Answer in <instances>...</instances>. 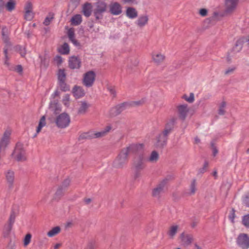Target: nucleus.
<instances>
[{
	"instance_id": "nucleus-10",
	"label": "nucleus",
	"mask_w": 249,
	"mask_h": 249,
	"mask_svg": "<svg viewBox=\"0 0 249 249\" xmlns=\"http://www.w3.org/2000/svg\"><path fill=\"white\" fill-rule=\"evenodd\" d=\"M176 121L177 118H176L171 119L169 121L165 124V127L160 134L168 139L169 135L174 129Z\"/></svg>"
},
{
	"instance_id": "nucleus-27",
	"label": "nucleus",
	"mask_w": 249,
	"mask_h": 249,
	"mask_svg": "<svg viewBox=\"0 0 249 249\" xmlns=\"http://www.w3.org/2000/svg\"><path fill=\"white\" fill-rule=\"evenodd\" d=\"M58 52L62 54H68L70 53V48L67 43H64L60 48L58 49Z\"/></svg>"
},
{
	"instance_id": "nucleus-12",
	"label": "nucleus",
	"mask_w": 249,
	"mask_h": 249,
	"mask_svg": "<svg viewBox=\"0 0 249 249\" xmlns=\"http://www.w3.org/2000/svg\"><path fill=\"white\" fill-rule=\"evenodd\" d=\"M4 176L6 180L8 188L11 190L13 188L15 181V172L12 170H8L4 172Z\"/></svg>"
},
{
	"instance_id": "nucleus-43",
	"label": "nucleus",
	"mask_w": 249,
	"mask_h": 249,
	"mask_svg": "<svg viewBox=\"0 0 249 249\" xmlns=\"http://www.w3.org/2000/svg\"><path fill=\"white\" fill-rule=\"evenodd\" d=\"M183 98L188 102L192 103L195 100L194 94L193 93H191L189 97H188L186 95H184L183 96Z\"/></svg>"
},
{
	"instance_id": "nucleus-16",
	"label": "nucleus",
	"mask_w": 249,
	"mask_h": 249,
	"mask_svg": "<svg viewBox=\"0 0 249 249\" xmlns=\"http://www.w3.org/2000/svg\"><path fill=\"white\" fill-rule=\"evenodd\" d=\"M81 61L78 56H72L69 60V66L71 69H78L81 67Z\"/></svg>"
},
{
	"instance_id": "nucleus-44",
	"label": "nucleus",
	"mask_w": 249,
	"mask_h": 249,
	"mask_svg": "<svg viewBox=\"0 0 249 249\" xmlns=\"http://www.w3.org/2000/svg\"><path fill=\"white\" fill-rule=\"evenodd\" d=\"M93 138L92 134L90 135L89 133H84L81 134L79 137V140L83 139H90Z\"/></svg>"
},
{
	"instance_id": "nucleus-14",
	"label": "nucleus",
	"mask_w": 249,
	"mask_h": 249,
	"mask_svg": "<svg viewBox=\"0 0 249 249\" xmlns=\"http://www.w3.org/2000/svg\"><path fill=\"white\" fill-rule=\"evenodd\" d=\"M179 118L184 121L189 112L188 106L186 104L179 105L177 107Z\"/></svg>"
},
{
	"instance_id": "nucleus-36",
	"label": "nucleus",
	"mask_w": 249,
	"mask_h": 249,
	"mask_svg": "<svg viewBox=\"0 0 249 249\" xmlns=\"http://www.w3.org/2000/svg\"><path fill=\"white\" fill-rule=\"evenodd\" d=\"M45 124H46L45 117L44 116H43L40 119L38 125L36 129V133H38L40 131L41 128L43 126H44L45 125Z\"/></svg>"
},
{
	"instance_id": "nucleus-35",
	"label": "nucleus",
	"mask_w": 249,
	"mask_h": 249,
	"mask_svg": "<svg viewBox=\"0 0 249 249\" xmlns=\"http://www.w3.org/2000/svg\"><path fill=\"white\" fill-rule=\"evenodd\" d=\"M66 190L59 187L55 194L54 199L59 200L63 195Z\"/></svg>"
},
{
	"instance_id": "nucleus-1",
	"label": "nucleus",
	"mask_w": 249,
	"mask_h": 249,
	"mask_svg": "<svg viewBox=\"0 0 249 249\" xmlns=\"http://www.w3.org/2000/svg\"><path fill=\"white\" fill-rule=\"evenodd\" d=\"M142 144H132L123 148L114 160L113 166L118 169L124 168L128 161V155L130 153H136L142 147Z\"/></svg>"
},
{
	"instance_id": "nucleus-37",
	"label": "nucleus",
	"mask_w": 249,
	"mask_h": 249,
	"mask_svg": "<svg viewBox=\"0 0 249 249\" xmlns=\"http://www.w3.org/2000/svg\"><path fill=\"white\" fill-rule=\"evenodd\" d=\"M190 192L189 193L190 195H194L196 193V180L195 179H194L191 182V184L190 185Z\"/></svg>"
},
{
	"instance_id": "nucleus-3",
	"label": "nucleus",
	"mask_w": 249,
	"mask_h": 249,
	"mask_svg": "<svg viewBox=\"0 0 249 249\" xmlns=\"http://www.w3.org/2000/svg\"><path fill=\"white\" fill-rule=\"evenodd\" d=\"M2 40L4 44L3 48V63L9 70H13V67L11 66L9 62L10 55L9 53V51L12 50V43L10 40L9 35L2 36Z\"/></svg>"
},
{
	"instance_id": "nucleus-21",
	"label": "nucleus",
	"mask_w": 249,
	"mask_h": 249,
	"mask_svg": "<svg viewBox=\"0 0 249 249\" xmlns=\"http://www.w3.org/2000/svg\"><path fill=\"white\" fill-rule=\"evenodd\" d=\"M73 94L76 98H79L84 96L85 91L82 88L75 86L73 89Z\"/></svg>"
},
{
	"instance_id": "nucleus-23",
	"label": "nucleus",
	"mask_w": 249,
	"mask_h": 249,
	"mask_svg": "<svg viewBox=\"0 0 249 249\" xmlns=\"http://www.w3.org/2000/svg\"><path fill=\"white\" fill-rule=\"evenodd\" d=\"M148 20V17L147 15L141 16L137 21V24L138 26L142 27L145 25Z\"/></svg>"
},
{
	"instance_id": "nucleus-26",
	"label": "nucleus",
	"mask_w": 249,
	"mask_h": 249,
	"mask_svg": "<svg viewBox=\"0 0 249 249\" xmlns=\"http://www.w3.org/2000/svg\"><path fill=\"white\" fill-rule=\"evenodd\" d=\"M152 58L154 62L159 65L165 59V56L164 55L159 53L156 54H153Z\"/></svg>"
},
{
	"instance_id": "nucleus-7",
	"label": "nucleus",
	"mask_w": 249,
	"mask_h": 249,
	"mask_svg": "<svg viewBox=\"0 0 249 249\" xmlns=\"http://www.w3.org/2000/svg\"><path fill=\"white\" fill-rule=\"evenodd\" d=\"M17 215V213L14 210H12L11 212L7 223L3 227V235L4 237L6 238L9 236L12 229L13 225L15 221Z\"/></svg>"
},
{
	"instance_id": "nucleus-8",
	"label": "nucleus",
	"mask_w": 249,
	"mask_h": 249,
	"mask_svg": "<svg viewBox=\"0 0 249 249\" xmlns=\"http://www.w3.org/2000/svg\"><path fill=\"white\" fill-rule=\"evenodd\" d=\"M11 133V129L8 128L1 138V156L5 154V151L10 143Z\"/></svg>"
},
{
	"instance_id": "nucleus-41",
	"label": "nucleus",
	"mask_w": 249,
	"mask_h": 249,
	"mask_svg": "<svg viewBox=\"0 0 249 249\" xmlns=\"http://www.w3.org/2000/svg\"><path fill=\"white\" fill-rule=\"evenodd\" d=\"M53 16L54 14L53 13H50L49 16L45 18L43 22V24L46 26L49 25L50 24L53 18Z\"/></svg>"
},
{
	"instance_id": "nucleus-30",
	"label": "nucleus",
	"mask_w": 249,
	"mask_h": 249,
	"mask_svg": "<svg viewBox=\"0 0 249 249\" xmlns=\"http://www.w3.org/2000/svg\"><path fill=\"white\" fill-rule=\"evenodd\" d=\"M5 7L8 11L12 12L16 8V1L14 0L9 1L5 5Z\"/></svg>"
},
{
	"instance_id": "nucleus-32",
	"label": "nucleus",
	"mask_w": 249,
	"mask_h": 249,
	"mask_svg": "<svg viewBox=\"0 0 249 249\" xmlns=\"http://www.w3.org/2000/svg\"><path fill=\"white\" fill-rule=\"evenodd\" d=\"M60 230V228L59 226L55 227L47 233V235L49 237H53L58 234Z\"/></svg>"
},
{
	"instance_id": "nucleus-24",
	"label": "nucleus",
	"mask_w": 249,
	"mask_h": 249,
	"mask_svg": "<svg viewBox=\"0 0 249 249\" xmlns=\"http://www.w3.org/2000/svg\"><path fill=\"white\" fill-rule=\"evenodd\" d=\"M178 225H172L169 228V231L167 232V234L170 238L173 239L176 235L178 229Z\"/></svg>"
},
{
	"instance_id": "nucleus-5",
	"label": "nucleus",
	"mask_w": 249,
	"mask_h": 249,
	"mask_svg": "<svg viewBox=\"0 0 249 249\" xmlns=\"http://www.w3.org/2000/svg\"><path fill=\"white\" fill-rule=\"evenodd\" d=\"M107 8V3L104 1H98L96 2L93 15L96 20L102 19L103 18V14L106 11Z\"/></svg>"
},
{
	"instance_id": "nucleus-29",
	"label": "nucleus",
	"mask_w": 249,
	"mask_h": 249,
	"mask_svg": "<svg viewBox=\"0 0 249 249\" xmlns=\"http://www.w3.org/2000/svg\"><path fill=\"white\" fill-rule=\"evenodd\" d=\"M58 82L66 80V74L65 69H59L57 73Z\"/></svg>"
},
{
	"instance_id": "nucleus-47",
	"label": "nucleus",
	"mask_w": 249,
	"mask_h": 249,
	"mask_svg": "<svg viewBox=\"0 0 249 249\" xmlns=\"http://www.w3.org/2000/svg\"><path fill=\"white\" fill-rule=\"evenodd\" d=\"M32 235L30 233H28L25 236L24 239V246H27L31 242Z\"/></svg>"
},
{
	"instance_id": "nucleus-25",
	"label": "nucleus",
	"mask_w": 249,
	"mask_h": 249,
	"mask_svg": "<svg viewBox=\"0 0 249 249\" xmlns=\"http://www.w3.org/2000/svg\"><path fill=\"white\" fill-rule=\"evenodd\" d=\"M71 25L73 26L79 25L82 21V17L79 14L73 16L71 20Z\"/></svg>"
},
{
	"instance_id": "nucleus-63",
	"label": "nucleus",
	"mask_w": 249,
	"mask_h": 249,
	"mask_svg": "<svg viewBox=\"0 0 249 249\" xmlns=\"http://www.w3.org/2000/svg\"><path fill=\"white\" fill-rule=\"evenodd\" d=\"M235 68L234 67H233L231 68H229L225 71V74H228L233 72L235 70Z\"/></svg>"
},
{
	"instance_id": "nucleus-61",
	"label": "nucleus",
	"mask_w": 249,
	"mask_h": 249,
	"mask_svg": "<svg viewBox=\"0 0 249 249\" xmlns=\"http://www.w3.org/2000/svg\"><path fill=\"white\" fill-rule=\"evenodd\" d=\"M70 41L75 46L77 47H79L80 46V43L78 42L77 40H76L75 38L70 40Z\"/></svg>"
},
{
	"instance_id": "nucleus-15",
	"label": "nucleus",
	"mask_w": 249,
	"mask_h": 249,
	"mask_svg": "<svg viewBox=\"0 0 249 249\" xmlns=\"http://www.w3.org/2000/svg\"><path fill=\"white\" fill-rule=\"evenodd\" d=\"M109 7V12L113 15H119L122 13V7L118 2H111Z\"/></svg>"
},
{
	"instance_id": "nucleus-57",
	"label": "nucleus",
	"mask_w": 249,
	"mask_h": 249,
	"mask_svg": "<svg viewBox=\"0 0 249 249\" xmlns=\"http://www.w3.org/2000/svg\"><path fill=\"white\" fill-rule=\"evenodd\" d=\"M235 211L234 209H232L231 211V212L229 215V218L231 220V221L232 223H234V219L235 217Z\"/></svg>"
},
{
	"instance_id": "nucleus-17",
	"label": "nucleus",
	"mask_w": 249,
	"mask_h": 249,
	"mask_svg": "<svg viewBox=\"0 0 249 249\" xmlns=\"http://www.w3.org/2000/svg\"><path fill=\"white\" fill-rule=\"evenodd\" d=\"M168 139L162 136L161 134H159L157 137L156 142L155 144L157 148H162L167 144Z\"/></svg>"
},
{
	"instance_id": "nucleus-22",
	"label": "nucleus",
	"mask_w": 249,
	"mask_h": 249,
	"mask_svg": "<svg viewBox=\"0 0 249 249\" xmlns=\"http://www.w3.org/2000/svg\"><path fill=\"white\" fill-rule=\"evenodd\" d=\"M126 15L129 18H134L138 16V12L133 7H128L126 10Z\"/></svg>"
},
{
	"instance_id": "nucleus-9",
	"label": "nucleus",
	"mask_w": 249,
	"mask_h": 249,
	"mask_svg": "<svg viewBox=\"0 0 249 249\" xmlns=\"http://www.w3.org/2000/svg\"><path fill=\"white\" fill-rule=\"evenodd\" d=\"M95 73L92 71L85 73L83 79V85L88 88L92 86L95 80Z\"/></svg>"
},
{
	"instance_id": "nucleus-49",
	"label": "nucleus",
	"mask_w": 249,
	"mask_h": 249,
	"mask_svg": "<svg viewBox=\"0 0 249 249\" xmlns=\"http://www.w3.org/2000/svg\"><path fill=\"white\" fill-rule=\"evenodd\" d=\"M107 89L109 91L110 94L112 95L113 97H115L116 96V92L114 87L112 86H107Z\"/></svg>"
},
{
	"instance_id": "nucleus-13",
	"label": "nucleus",
	"mask_w": 249,
	"mask_h": 249,
	"mask_svg": "<svg viewBox=\"0 0 249 249\" xmlns=\"http://www.w3.org/2000/svg\"><path fill=\"white\" fill-rule=\"evenodd\" d=\"M238 0H226L225 14H231L235 9Z\"/></svg>"
},
{
	"instance_id": "nucleus-56",
	"label": "nucleus",
	"mask_w": 249,
	"mask_h": 249,
	"mask_svg": "<svg viewBox=\"0 0 249 249\" xmlns=\"http://www.w3.org/2000/svg\"><path fill=\"white\" fill-rule=\"evenodd\" d=\"M209 165V163L207 161H205L203 166L202 168L199 169V173H204L206 171V169L208 167Z\"/></svg>"
},
{
	"instance_id": "nucleus-6",
	"label": "nucleus",
	"mask_w": 249,
	"mask_h": 249,
	"mask_svg": "<svg viewBox=\"0 0 249 249\" xmlns=\"http://www.w3.org/2000/svg\"><path fill=\"white\" fill-rule=\"evenodd\" d=\"M55 122L58 128H65L69 126L71 122L70 117L67 113L63 112L56 117Z\"/></svg>"
},
{
	"instance_id": "nucleus-18",
	"label": "nucleus",
	"mask_w": 249,
	"mask_h": 249,
	"mask_svg": "<svg viewBox=\"0 0 249 249\" xmlns=\"http://www.w3.org/2000/svg\"><path fill=\"white\" fill-rule=\"evenodd\" d=\"M167 182V178L163 179L162 181L158 185L157 187L155 188L153 190L152 194L154 196L158 197L159 196L160 193L162 191Z\"/></svg>"
},
{
	"instance_id": "nucleus-33",
	"label": "nucleus",
	"mask_w": 249,
	"mask_h": 249,
	"mask_svg": "<svg viewBox=\"0 0 249 249\" xmlns=\"http://www.w3.org/2000/svg\"><path fill=\"white\" fill-rule=\"evenodd\" d=\"M129 106V104L126 102H124L116 106L119 114L124 110L127 107Z\"/></svg>"
},
{
	"instance_id": "nucleus-42",
	"label": "nucleus",
	"mask_w": 249,
	"mask_h": 249,
	"mask_svg": "<svg viewBox=\"0 0 249 249\" xmlns=\"http://www.w3.org/2000/svg\"><path fill=\"white\" fill-rule=\"evenodd\" d=\"M39 58L41 59V66L43 67L45 69L47 68L49 65V60L45 57H43L41 56H39Z\"/></svg>"
},
{
	"instance_id": "nucleus-40",
	"label": "nucleus",
	"mask_w": 249,
	"mask_h": 249,
	"mask_svg": "<svg viewBox=\"0 0 249 249\" xmlns=\"http://www.w3.org/2000/svg\"><path fill=\"white\" fill-rule=\"evenodd\" d=\"M119 114H120L119 113L118 109L116 106L110 108V109L109 111V116L110 117H114Z\"/></svg>"
},
{
	"instance_id": "nucleus-46",
	"label": "nucleus",
	"mask_w": 249,
	"mask_h": 249,
	"mask_svg": "<svg viewBox=\"0 0 249 249\" xmlns=\"http://www.w3.org/2000/svg\"><path fill=\"white\" fill-rule=\"evenodd\" d=\"M70 182L71 181L70 179L67 178L63 181L61 185H60L59 187L62 188V189L66 190L67 188L68 187V186L70 185Z\"/></svg>"
},
{
	"instance_id": "nucleus-2",
	"label": "nucleus",
	"mask_w": 249,
	"mask_h": 249,
	"mask_svg": "<svg viewBox=\"0 0 249 249\" xmlns=\"http://www.w3.org/2000/svg\"><path fill=\"white\" fill-rule=\"evenodd\" d=\"M143 145L138 150L137 152L133 153L136 155L135 157L132 164V169L134 171V178L137 179L141 176V171L146 167L145 158L143 151Z\"/></svg>"
},
{
	"instance_id": "nucleus-45",
	"label": "nucleus",
	"mask_w": 249,
	"mask_h": 249,
	"mask_svg": "<svg viewBox=\"0 0 249 249\" xmlns=\"http://www.w3.org/2000/svg\"><path fill=\"white\" fill-rule=\"evenodd\" d=\"M226 106V103L225 101L222 102L218 109V114L219 115H224L225 113L224 108Z\"/></svg>"
},
{
	"instance_id": "nucleus-19",
	"label": "nucleus",
	"mask_w": 249,
	"mask_h": 249,
	"mask_svg": "<svg viewBox=\"0 0 249 249\" xmlns=\"http://www.w3.org/2000/svg\"><path fill=\"white\" fill-rule=\"evenodd\" d=\"M92 6L90 3L86 2L84 3L82 7V12L84 15L88 18L89 17L92 12Z\"/></svg>"
},
{
	"instance_id": "nucleus-28",
	"label": "nucleus",
	"mask_w": 249,
	"mask_h": 249,
	"mask_svg": "<svg viewBox=\"0 0 249 249\" xmlns=\"http://www.w3.org/2000/svg\"><path fill=\"white\" fill-rule=\"evenodd\" d=\"M89 105L86 102H81V106L78 109V113L79 114H84L88 108L89 107Z\"/></svg>"
},
{
	"instance_id": "nucleus-64",
	"label": "nucleus",
	"mask_w": 249,
	"mask_h": 249,
	"mask_svg": "<svg viewBox=\"0 0 249 249\" xmlns=\"http://www.w3.org/2000/svg\"><path fill=\"white\" fill-rule=\"evenodd\" d=\"M111 129V127L110 125H107L105 129L103 130L105 133L106 134L107 132H108L110 129Z\"/></svg>"
},
{
	"instance_id": "nucleus-11",
	"label": "nucleus",
	"mask_w": 249,
	"mask_h": 249,
	"mask_svg": "<svg viewBox=\"0 0 249 249\" xmlns=\"http://www.w3.org/2000/svg\"><path fill=\"white\" fill-rule=\"evenodd\" d=\"M237 245L242 249H248L249 248V237L246 233L240 234L236 240Z\"/></svg>"
},
{
	"instance_id": "nucleus-60",
	"label": "nucleus",
	"mask_w": 249,
	"mask_h": 249,
	"mask_svg": "<svg viewBox=\"0 0 249 249\" xmlns=\"http://www.w3.org/2000/svg\"><path fill=\"white\" fill-rule=\"evenodd\" d=\"M207 13L208 11L206 9L202 8L199 10V14L202 17H205L207 16Z\"/></svg>"
},
{
	"instance_id": "nucleus-52",
	"label": "nucleus",
	"mask_w": 249,
	"mask_h": 249,
	"mask_svg": "<svg viewBox=\"0 0 249 249\" xmlns=\"http://www.w3.org/2000/svg\"><path fill=\"white\" fill-rule=\"evenodd\" d=\"M106 135L104 131H101L100 132H98L93 134H92V136H93V138H101Z\"/></svg>"
},
{
	"instance_id": "nucleus-53",
	"label": "nucleus",
	"mask_w": 249,
	"mask_h": 249,
	"mask_svg": "<svg viewBox=\"0 0 249 249\" xmlns=\"http://www.w3.org/2000/svg\"><path fill=\"white\" fill-rule=\"evenodd\" d=\"M74 31L73 28H70L69 29L68 31V36L69 38V40H71L73 39L74 37Z\"/></svg>"
},
{
	"instance_id": "nucleus-62",
	"label": "nucleus",
	"mask_w": 249,
	"mask_h": 249,
	"mask_svg": "<svg viewBox=\"0 0 249 249\" xmlns=\"http://www.w3.org/2000/svg\"><path fill=\"white\" fill-rule=\"evenodd\" d=\"M15 70L18 73H21L23 71L22 66L20 65H17L15 68Z\"/></svg>"
},
{
	"instance_id": "nucleus-58",
	"label": "nucleus",
	"mask_w": 249,
	"mask_h": 249,
	"mask_svg": "<svg viewBox=\"0 0 249 249\" xmlns=\"http://www.w3.org/2000/svg\"><path fill=\"white\" fill-rule=\"evenodd\" d=\"M243 202L246 206L249 207V192L245 196Z\"/></svg>"
},
{
	"instance_id": "nucleus-4",
	"label": "nucleus",
	"mask_w": 249,
	"mask_h": 249,
	"mask_svg": "<svg viewBox=\"0 0 249 249\" xmlns=\"http://www.w3.org/2000/svg\"><path fill=\"white\" fill-rule=\"evenodd\" d=\"M25 154L23 144L20 142H18L12 155L18 161H24L26 160Z\"/></svg>"
},
{
	"instance_id": "nucleus-50",
	"label": "nucleus",
	"mask_w": 249,
	"mask_h": 249,
	"mask_svg": "<svg viewBox=\"0 0 249 249\" xmlns=\"http://www.w3.org/2000/svg\"><path fill=\"white\" fill-rule=\"evenodd\" d=\"M80 0H71L69 6H71L73 9H75L79 4Z\"/></svg>"
},
{
	"instance_id": "nucleus-55",
	"label": "nucleus",
	"mask_w": 249,
	"mask_h": 249,
	"mask_svg": "<svg viewBox=\"0 0 249 249\" xmlns=\"http://www.w3.org/2000/svg\"><path fill=\"white\" fill-rule=\"evenodd\" d=\"M24 10L25 12L27 11H33V5L31 2L28 1L26 3Z\"/></svg>"
},
{
	"instance_id": "nucleus-34",
	"label": "nucleus",
	"mask_w": 249,
	"mask_h": 249,
	"mask_svg": "<svg viewBox=\"0 0 249 249\" xmlns=\"http://www.w3.org/2000/svg\"><path fill=\"white\" fill-rule=\"evenodd\" d=\"M58 84L60 89L63 91H67L70 90V87L66 83V81H61L58 82Z\"/></svg>"
},
{
	"instance_id": "nucleus-38",
	"label": "nucleus",
	"mask_w": 249,
	"mask_h": 249,
	"mask_svg": "<svg viewBox=\"0 0 249 249\" xmlns=\"http://www.w3.org/2000/svg\"><path fill=\"white\" fill-rule=\"evenodd\" d=\"M16 50L20 53L22 57H24L26 54V51L24 47L20 45H17L16 47Z\"/></svg>"
},
{
	"instance_id": "nucleus-20",
	"label": "nucleus",
	"mask_w": 249,
	"mask_h": 249,
	"mask_svg": "<svg viewBox=\"0 0 249 249\" xmlns=\"http://www.w3.org/2000/svg\"><path fill=\"white\" fill-rule=\"evenodd\" d=\"M181 241L187 246L190 245L193 241V236L191 234H185L183 232L180 235Z\"/></svg>"
},
{
	"instance_id": "nucleus-31",
	"label": "nucleus",
	"mask_w": 249,
	"mask_h": 249,
	"mask_svg": "<svg viewBox=\"0 0 249 249\" xmlns=\"http://www.w3.org/2000/svg\"><path fill=\"white\" fill-rule=\"evenodd\" d=\"M159 158V155L156 151H153L148 158V161L151 162H156Z\"/></svg>"
},
{
	"instance_id": "nucleus-48",
	"label": "nucleus",
	"mask_w": 249,
	"mask_h": 249,
	"mask_svg": "<svg viewBox=\"0 0 249 249\" xmlns=\"http://www.w3.org/2000/svg\"><path fill=\"white\" fill-rule=\"evenodd\" d=\"M242 222L244 226L249 228V214L243 216Z\"/></svg>"
},
{
	"instance_id": "nucleus-54",
	"label": "nucleus",
	"mask_w": 249,
	"mask_h": 249,
	"mask_svg": "<svg viewBox=\"0 0 249 249\" xmlns=\"http://www.w3.org/2000/svg\"><path fill=\"white\" fill-rule=\"evenodd\" d=\"M10 30L6 26L3 27L2 28V31H1L2 36H6V35H10Z\"/></svg>"
},
{
	"instance_id": "nucleus-59",
	"label": "nucleus",
	"mask_w": 249,
	"mask_h": 249,
	"mask_svg": "<svg viewBox=\"0 0 249 249\" xmlns=\"http://www.w3.org/2000/svg\"><path fill=\"white\" fill-rule=\"evenodd\" d=\"M54 60L56 62L57 65H60L62 63V57L59 55L56 56L54 58Z\"/></svg>"
},
{
	"instance_id": "nucleus-51",
	"label": "nucleus",
	"mask_w": 249,
	"mask_h": 249,
	"mask_svg": "<svg viewBox=\"0 0 249 249\" xmlns=\"http://www.w3.org/2000/svg\"><path fill=\"white\" fill-rule=\"evenodd\" d=\"M245 41H246L245 37L239 39L236 42L235 47L239 46V49L240 50L242 48L243 44Z\"/></svg>"
},
{
	"instance_id": "nucleus-39",
	"label": "nucleus",
	"mask_w": 249,
	"mask_h": 249,
	"mask_svg": "<svg viewBox=\"0 0 249 249\" xmlns=\"http://www.w3.org/2000/svg\"><path fill=\"white\" fill-rule=\"evenodd\" d=\"M34 13L33 11H27L25 12L24 18L26 20L31 21L34 17Z\"/></svg>"
}]
</instances>
